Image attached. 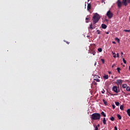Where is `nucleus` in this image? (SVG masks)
<instances>
[{"instance_id":"1","label":"nucleus","mask_w":130,"mask_h":130,"mask_svg":"<svg viewBox=\"0 0 130 130\" xmlns=\"http://www.w3.org/2000/svg\"><path fill=\"white\" fill-rule=\"evenodd\" d=\"M101 115L100 113H94L91 115L90 117L91 120H99L100 119Z\"/></svg>"},{"instance_id":"2","label":"nucleus","mask_w":130,"mask_h":130,"mask_svg":"<svg viewBox=\"0 0 130 130\" xmlns=\"http://www.w3.org/2000/svg\"><path fill=\"white\" fill-rule=\"evenodd\" d=\"M99 20H100V15L98 13L94 14L92 17L93 24L95 25V24L98 23Z\"/></svg>"},{"instance_id":"3","label":"nucleus","mask_w":130,"mask_h":130,"mask_svg":"<svg viewBox=\"0 0 130 130\" xmlns=\"http://www.w3.org/2000/svg\"><path fill=\"white\" fill-rule=\"evenodd\" d=\"M106 15L107 16L108 19H112V17H113V13H112L110 10H109L107 12Z\"/></svg>"},{"instance_id":"4","label":"nucleus","mask_w":130,"mask_h":130,"mask_svg":"<svg viewBox=\"0 0 130 130\" xmlns=\"http://www.w3.org/2000/svg\"><path fill=\"white\" fill-rule=\"evenodd\" d=\"M122 4L126 7L128 4H130V0H122Z\"/></svg>"},{"instance_id":"5","label":"nucleus","mask_w":130,"mask_h":130,"mask_svg":"<svg viewBox=\"0 0 130 130\" xmlns=\"http://www.w3.org/2000/svg\"><path fill=\"white\" fill-rule=\"evenodd\" d=\"M112 89V91H114V92H115V93H118L117 86H113Z\"/></svg>"},{"instance_id":"6","label":"nucleus","mask_w":130,"mask_h":130,"mask_svg":"<svg viewBox=\"0 0 130 130\" xmlns=\"http://www.w3.org/2000/svg\"><path fill=\"white\" fill-rule=\"evenodd\" d=\"M123 81L121 79L117 80L116 84H117L118 85H121L122 84Z\"/></svg>"},{"instance_id":"7","label":"nucleus","mask_w":130,"mask_h":130,"mask_svg":"<svg viewBox=\"0 0 130 130\" xmlns=\"http://www.w3.org/2000/svg\"><path fill=\"white\" fill-rule=\"evenodd\" d=\"M117 4V6L119 8H120V7H121L122 4H121V2H120V0H118Z\"/></svg>"},{"instance_id":"8","label":"nucleus","mask_w":130,"mask_h":130,"mask_svg":"<svg viewBox=\"0 0 130 130\" xmlns=\"http://www.w3.org/2000/svg\"><path fill=\"white\" fill-rule=\"evenodd\" d=\"M101 27L103 29H106L107 28V25L105 24H102Z\"/></svg>"},{"instance_id":"9","label":"nucleus","mask_w":130,"mask_h":130,"mask_svg":"<svg viewBox=\"0 0 130 130\" xmlns=\"http://www.w3.org/2000/svg\"><path fill=\"white\" fill-rule=\"evenodd\" d=\"M87 10L89 11V10H91V4H88L87 5Z\"/></svg>"},{"instance_id":"10","label":"nucleus","mask_w":130,"mask_h":130,"mask_svg":"<svg viewBox=\"0 0 130 130\" xmlns=\"http://www.w3.org/2000/svg\"><path fill=\"white\" fill-rule=\"evenodd\" d=\"M112 53L113 55V57H114V58H116V54H115V52L112 51Z\"/></svg>"},{"instance_id":"11","label":"nucleus","mask_w":130,"mask_h":130,"mask_svg":"<svg viewBox=\"0 0 130 130\" xmlns=\"http://www.w3.org/2000/svg\"><path fill=\"white\" fill-rule=\"evenodd\" d=\"M101 114L104 116V117H106V114L104 113V112H102Z\"/></svg>"},{"instance_id":"12","label":"nucleus","mask_w":130,"mask_h":130,"mask_svg":"<svg viewBox=\"0 0 130 130\" xmlns=\"http://www.w3.org/2000/svg\"><path fill=\"white\" fill-rule=\"evenodd\" d=\"M122 87V88H123V89H125V88L127 87V84H123Z\"/></svg>"},{"instance_id":"13","label":"nucleus","mask_w":130,"mask_h":130,"mask_svg":"<svg viewBox=\"0 0 130 130\" xmlns=\"http://www.w3.org/2000/svg\"><path fill=\"white\" fill-rule=\"evenodd\" d=\"M104 79H105V80L108 79V75H105L103 76Z\"/></svg>"},{"instance_id":"14","label":"nucleus","mask_w":130,"mask_h":130,"mask_svg":"<svg viewBox=\"0 0 130 130\" xmlns=\"http://www.w3.org/2000/svg\"><path fill=\"white\" fill-rule=\"evenodd\" d=\"M103 122L104 124H106V119L105 118H103Z\"/></svg>"},{"instance_id":"15","label":"nucleus","mask_w":130,"mask_h":130,"mask_svg":"<svg viewBox=\"0 0 130 130\" xmlns=\"http://www.w3.org/2000/svg\"><path fill=\"white\" fill-rule=\"evenodd\" d=\"M89 29H91V30H93V25L92 23L89 25Z\"/></svg>"},{"instance_id":"16","label":"nucleus","mask_w":130,"mask_h":130,"mask_svg":"<svg viewBox=\"0 0 130 130\" xmlns=\"http://www.w3.org/2000/svg\"><path fill=\"white\" fill-rule=\"evenodd\" d=\"M117 116L118 119H121V116H120V115H119V114H118L117 115Z\"/></svg>"},{"instance_id":"17","label":"nucleus","mask_w":130,"mask_h":130,"mask_svg":"<svg viewBox=\"0 0 130 130\" xmlns=\"http://www.w3.org/2000/svg\"><path fill=\"white\" fill-rule=\"evenodd\" d=\"M126 91H128L129 92H130V87H129V86H127V87H126Z\"/></svg>"},{"instance_id":"18","label":"nucleus","mask_w":130,"mask_h":130,"mask_svg":"<svg viewBox=\"0 0 130 130\" xmlns=\"http://www.w3.org/2000/svg\"><path fill=\"white\" fill-rule=\"evenodd\" d=\"M103 102H104V104H105V105H107V102H106V101H105V100L103 99Z\"/></svg>"},{"instance_id":"19","label":"nucleus","mask_w":130,"mask_h":130,"mask_svg":"<svg viewBox=\"0 0 130 130\" xmlns=\"http://www.w3.org/2000/svg\"><path fill=\"white\" fill-rule=\"evenodd\" d=\"M110 120H111L112 121H114V117L111 116V117L110 118Z\"/></svg>"},{"instance_id":"20","label":"nucleus","mask_w":130,"mask_h":130,"mask_svg":"<svg viewBox=\"0 0 130 130\" xmlns=\"http://www.w3.org/2000/svg\"><path fill=\"white\" fill-rule=\"evenodd\" d=\"M98 51H99V52H102V48H99L98 49Z\"/></svg>"},{"instance_id":"21","label":"nucleus","mask_w":130,"mask_h":130,"mask_svg":"<svg viewBox=\"0 0 130 130\" xmlns=\"http://www.w3.org/2000/svg\"><path fill=\"white\" fill-rule=\"evenodd\" d=\"M115 40H116V41H117V42L119 43L120 40L118 38H115Z\"/></svg>"},{"instance_id":"22","label":"nucleus","mask_w":130,"mask_h":130,"mask_svg":"<svg viewBox=\"0 0 130 130\" xmlns=\"http://www.w3.org/2000/svg\"><path fill=\"white\" fill-rule=\"evenodd\" d=\"M117 72H118V73H119V74H120V68H117Z\"/></svg>"},{"instance_id":"23","label":"nucleus","mask_w":130,"mask_h":130,"mask_svg":"<svg viewBox=\"0 0 130 130\" xmlns=\"http://www.w3.org/2000/svg\"><path fill=\"white\" fill-rule=\"evenodd\" d=\"M115 103L116 106H119V102H115Z\"/></svg>"},{"instance_id":"24","label":"nucleus","mask_w":130,"mask_h":130,"mask_svg":"<svg viewBox=\"0 0 130 130\" xmlns=\"http://www.w3.org/2000/svg\"><path fill=\"white\" fill-rule=\"evenodd\" d=\"M120 109H121V110H123V105H120Z\"/></svg>"},{"instance_id":"25","label":"nucleus","mask_w":130,"mask_h":130,"mask_svg":"<svg viewBox=\"0 0 130 130\" xmlns=\"http://www.w3.org/2000/svg\"><path fill=\"white\" fill-rule=\"evenodd\" d=\"M101 61H102V62L103 63H104L105 62V61L104 60V59H103V58H102V59H101Z\"/></svg>"},{"instance_id":"26","label":"nucleus","mask_w":130,"mask_h":130,"mask_svg":"<svg viewBox=\"0 0 130 130\" xmlns=\"http://www.w3.org/2000/svg\"><path fill=\"white\" fill-rule=\"evenodd\" d=\"M94 81H95L96 82H100V80L98 79H94Z\"/></svg>"},{"instance_id":"27","label":"nucleus","mask_w":130,"mask_h":130,"mask_svg":"<svg viewBox=\"0 0 130 130\" xmlns=\"http://www.w3.org/2000/svg\"><path fill=\"white\" fill-rule=\"evenodd\" d=\"M85 20H86V23H88V22H89V18H86L85 19Z\"/></svg>"},{"instance_id":"28","label":"nucleus","mask_w":130,"mask_h":130,"mask_svg":"<svg viewBox=\"0 0 130 130\" xmlns=\"http://www.w3.org/2000/svg\"><path fill=\"white\" fill-rule=\"evenodd\" d=\"M124 32H130V30L124 29Z\"/></svg>"},{"instance_id":"29","label":"nucleus","mask_w":130,"mask_h":130,"mask_svg":"<svg viewBox=\"0 0 130 130\" xmlns=\"http://www.w3.org/2000/svg\"><path fill=\"white\" fill-rule=\"evenodd\" d=\"M123 62H124V63H126V60H125L123 58Z\"/></svg>"},{"instance_id":"30","label":"nucleus","mask_w":130,"mask_h":130,"mask_svg":"<svg viewBox=\"0 0 130 130\" xmlns=\"http://www.w3.org/2000/svg\"><path fill=\"white\" fill-rule=\"evenodd\" d=\"M128 113H130V109L127 110V114H128Z\"/></svg>"},{"instance_id":"31","label":"nucleus","mask_w":130,"mask_h":130,"mask_svg":"<svg viewBox=\"0 0 130 130\" xmlns=\"http://www.w3.org/2000/svg\"><path fill=\"white\" fill-rule=\"evenodd\" d=\"M96 32H97V33H98V34H100V30L99 29H98V30H96Z\"/></svg>"},{"instance_id":"32","label":"nucleus","mask_w":130,"mask_h":130,"mask_svg":"<svg viewBox=\"0 0 130 130\" xmlns=\"http://www.w3.org/2000/svg\"><path fill=\"white\" fill-rule=\"evenodd\" d=\"M112 106L113 107V109H115V105H112Z\"/></svg>"},{"instance_id":"33","label":"nucleus","mask_w":130,"mask_h":130,"mask_svg":"<svg viewBox=\"0 0 130 130\" xmlns=\"http://www.w3.org/2000/svg\"><path fill=\"white\" fill-rule=\"evenodd\" d=\"M94 130H98V127L97 125H95Z\"/></svg>"},{"instance_id":"34","label":"nucleus","mask_w":130,"mask_h":130,"mask_svg":"<svg viewBox=\"0 0 130 130\" xmlns=\"http://www.w3.org/2000/svg\"><path fill=\"white\" fill-rule=\"evenodd\" d=\"M97 84H98L97 82H95V81H94L93 85H94L95 86H96Z\"/></svg>"},{"instance_id":"35","label":"nucleus","mask_w":130,"mask_h":130,"mask_svg":"<svg viewBox=\"0 0 130 130\" xmlns=\"http://www.w3.org/2000/svg\"><path fill=\"white\" fill-rule=\"evenodd\" d=\"M112 43L113 44H116V42H115V41H113Z\"/></svg>"},{"instance_id":"36","label":"nucleus","mask_w":130,"mask_h":130,"mask_svg":"<svg viewBox=\"0 0 130 130\" xmlns=\"http://www.w3.org/2000/svg\"><path fill=\"white\" fill-rule=\"evenodd\" d=\"M92 54L93 55H95V54H96V52H92Z\"/></svg>"},{"instance_id":"37","label":"nucleus","mask_w":130,"mask_h":130,"mask_svg":"<svg viewBox=\"0 0 130 130\" xmlns=\"http://www.w3.org/2000/svg\"><path fill=\"white\" fill-rule=\"evenodd\" d=\"M117 57H119V54L117 53Z\"/></svg>"},{"instance_id":"38","label":"nucleus","mask_w":130,"mask_h":130,"mask_svg":"<svg viewBox=\"0 0 130 130\" xmlns=\"http://www.w3.org/2000/svg\"><path fill=\"white\" fill-rule=\"evenodd\" d=\"M114 129H115V130H117V127L115 126V127H114Z\"/></svg>"},{"instance_id":"39","label":"nucleus","mask_w":130,"mask_h":130,"mask_svg":"<svg viewBox=\"0 0 130 130\" xmlns=\"http://www.w3.org/2000/svg\"><path fill=\"white\" fill-rule=\"evenodd\" d=\"M98 127H99L100 126V124H98V125L96 126Z\"/></svg>"},{"instance_id":"40","label":"nucleus","mask_w":130,"mask_h":130,"mask_svg":"<svg viewBox=\"0 0 130 130\" xmlns=\"http://www.w3.org/2000/svg\"><path fill=\"white\" fill-rule=\"evenodd\" d=\"M121 56H122V55H123V52H121Z\"/></svg>"},{"instance_id":"41","label":"nucleus","mask_w":130,"mask_h":130,"mask_svg":"<svg viewBox=\"0 0 130 130\" xmlns=\"http://www.w3.org/2000/svg\"><path fill=\"white\" fill-rule=\"evenodd\" d=\"M97 64V62H95L94 63V66H96Z\"/></svg>"},{"instance_id":"42","label":"nucleus","mask_w":130,"mask_h":130,"mask_svg":"<svg viewBox=\"0 0 130 130\" xmlns=\"http://www.w3.org/2000/svg\"><path fill=\"white\" fill-rule=\"evenodd\" d=\"M66 43H67V44H70V42H67Z\"/></svg>"},{"instance_id":"43","label":"nucleus","mask_w":130,"mask_h":130,"mask_svg":"<svg viewBox=\"0 0 130 130\" xmlns=\"http://www.w3.org/2000/svg\"><path fill=\"white\" fill-rule=\"evenodd\" d=\"M107 34H109V32L108 31L106 32Z\"/></svg>"},{"instance_id":"44","label":"nucleus","mask_w":130,"mask_h":130,"mask_svg":"<svg viewBox=\"0 0 130 130\" xmlns=\"http://www.w3.org/2000/svg\"><path fill=\"white\" fill-rule=\"evenodd\" d=\"M102 94H104V92L103 91H102Z\"/></svg>"},{"instance_id":"45","label":"nucleus","mask_w":130,"mask_h":130,"mask_svg":"<svg viewBox=\"0 0 130 130\" xmlns=\"http://www.w3.org/2000/svg\"><path fill=\"white\" fill-rule=\"evenodd\" d=\"M115 79H117V77H115Z\"/></svg>"},{"instance_id":"46","label":"nucleus","mask_w":130,"mask_h":130,"mask_svg":"<svg viewBox=\"0 0 130 130\" xmlns=\"http://www.w3.org/2000/svg\"><path fill=\"white\" fill-rule=\"evenodd\" d=\"M113 67H114V65H113V66H112V68H113Z\"/></svg>"},{"instance_id":"47","label":"nucleus","mask_w":130,"mask_h":130,"mask_svg":"<svg viewBox=\"0 0 130 130\" xmlns=\"http://www.w3.org/2000/svg\"><path fill=\"white\" fill-rule=\"evenodd\" d=\"M123 94H125V92H123Z\"/></svg>"},{"instance_id":"48","label":"nucleus","mask_w":130,"mask_h":130,"mask_svg":"<svg viewBox=\"0 0 130 130\" xmlns=\"http://www.w3.org/2000/svg\"><path fill=\"white\" fill-rule=\"evenodd\" d=\"M123 94H125V92H123Z\"/></svg>"},{"instance_id":"49","label":"nucleus","mask_w":130,"mask_h":130,"mask_svg":"<svg viewBox=\"0 0 130 130\" xmlns=\"http://www.w3.org/2000/svg\"><path fill=\"white\" fill-rule=\"evenodd\" d=\"M123 67H125V65L123 66Z\"/></svg>"},{"instance_id":"50","label":"nucleus","mask_w":130,"mask_h":130,"mask_svg":"<svg viewBox=\"0 0 130 130\" xmlns=\"http://www.w3.org/2000/svg\"><path fill=\"white\" fill-rule=\"evenodd\" d=\"M109 74H111V72H109Z\"/></svg>"},{"instance_id":"51","label":"nucleus","mask_w":130,"mask_h":130,"mask_svg":"<svg viewBox=\"0 0 130 130\" xmlns=\"http://www.w3.org/2000/svg\"><path fill=\"white\" fill-rule=\"evenodd\" d=\"M90 1V0H88V2H89Z\"/></svg>"},{"instance_id":"52","label":"nucleus","mask_w":130,"mask_h":130,"mask_svg":"<svg viewBox=\"0 0 130 130\" xmlns=\"http://www.w3.org/2000/svg\"><path fill=\"white\" fill-rule=\"evenodd\" d=\"M126 130H127V129H126Z\"/></svg>"}]
</instances>
